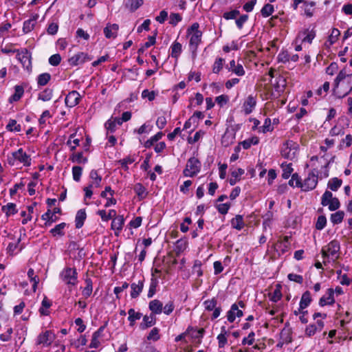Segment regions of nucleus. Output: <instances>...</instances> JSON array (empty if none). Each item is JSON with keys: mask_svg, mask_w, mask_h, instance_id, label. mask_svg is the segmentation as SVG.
Here are the masks:
<instances>
[{"mask_svg": "<svg viewBox=\"0 0 352 352\" xmlns=\"http://www.w3.org/2000/svg\"><path fill=\"white\" fill-rule=\"evenodd\" d=\"M340 249V243L336 240H333L324 246L321 250L323 263L326 265L327 262H335L339 257Z\"/></svg>", "mask_w": 352, "mask_h": 352, "instance_id": "obj_1", "label": "nucleus"}, {"mask_svg": "<svg viewBox=\"0 0 352 352\" xmlns=\"http://www.w3.org/2000/svg\"><path fill=\"white\" fill-rule=\"evenodd\" d=\"M7 161L11 166H14L16 161L23 164L24 166H30L32 163L30 155H28L22 148L12 152L11 156H8Z\"/></svg>", "mask_w": 352, "mask_h": 352, "instance_id": "obj_2", "label": "nucleus"}, {"mask_svg": "<svg viewBox=\"0 0 352 352\" xmlns=\"http://www.w3.org/2000/svg\"><path fill=\"white\" fill-rule=\"evenodd\" d=\"M60 278L68 286H75L78 283V273L73 267H67L60 273Z\"/></svg>", "mask_w": 352, "mask_h": 352, "instance_id": "obj_3", "label": "nucleus"}, {"mask_svg": "<svg viewBox=\"0 0 352 352\" xmlns=\"http://www.w3.org/2000/svg\"><path fill=\"white\" fill-rule=\"evenodd\" d=\"M201 167V162L197 158L192 157L188 159L183 174L185 177H192L200 172Z\"/></svg>", "mask_w": 352, "mask_h": 352, "instance_id": "obj_4", "label": "nucleus"}, {"mask_svg": "<svg viewBox=\"0 0 352 352\" xmlns=\"http://www.w3.org/2000/svg\"><path fill=\"white\" fill-rule=\"evenodd\" d=\"M16 58L20 61L24 69L28 72H32V54L28 49L23 48L21 50H17Z\"/></svg>", "mask_w": 352, "mask_h": 352, "instance_id": "obj_5", "label": "nucleus"}, {"mask_svg": "<svg viewBox=\"0 0 352 352\" xmlns=\"http://www.w3.org/2000/svg\"><path fill=\"white\" fill-rule=\"evenodd\" d=\"M318 182V172L316 169L311 170L307 177L302 182V190L305 192L310 191L316 188Z\"/></svg>", "mask_w": 352, "mask_h": 352, "instance_id": "obj_6", "label": "nucleus"}, {"mask_svg": "<svg viewBox=\"0 0 352 352\" xmlns=\"http://www.w3.org/2000/svg\"><path fill=\"white\" fill-rule=\"evenodd\" d=\"M55 335L51 331H45L40 333L36 338V344L43 345V346H49L55 340Z\"/></svg>", "mask_w": 352, "mask_h": 352, "instance_id": "obj_7", "label": "nucleus"}, {"mask_svg": "<svg viewBox=\"0 0 352 352\" xmlns=\"http://www.w3.org/2000/svg\"><path fill=\"white\" fill-rule=\"evenodd\" d=\"M296 144L292 140H287L283 143L281 148L280 153L281 155L285 159H293L295 155V152H292V150H296Z\"/></svg>", "mask_w": 352, "mask_h": 352, "instance_id": "obj_8", "label": "nucleus"}, {"mask_svg": "<svg viewBox=\"0 0 352 352\" xmlns=\"http://www.w3.org/2000/svg\"><path fill=\"white\" fill-rule=\"evenodd\" d=\"M27 84L25 82H23L21 85H16L14 87V92L12 94L8 99V102L10 104H13L14 102H19L25 93V88L26 87Z\"/></svg>", "mask_w": 352, "mask_h": 352, "instance_id": "obj_9", "label": "nucleus"}, {"mask_svg": "<svg viewBox=\"0 0 352 352\" xmlns=\"http://www.w3.org/2000/svg\"><path fill=\"white\" fill-rule=\"evenodd\" d=\"M91 60H92V56H89L88 54L79 52L72 56L68 61L71 66H77Z\"/></svg>", "mask_w": 352, "mask_h": 352, "instance_id": "obj_10", "label": "nucleus"}, {"mask_svg": "<svg viewBox=\"0 0 352 352\" xmlns=\"http://www.w3.org/2000/svg\"><path fill=\"white\" fill-rule=\"evenodd\" d=\"M202 32L191 34L189 41V49L192 55H196L199 45L201 43Z\"/></svg>", "mask_w": 352, "mask_h": 352, "instance_id": "obj_11", "label": "nucleus"}, {"mask_svg": "<svg viewBox=\"0 0 352 352\" xmlns=\"http://www.w3.org/2000/svg\"><path fill=\"white\" fill-rule=\"evenodd\" d=\"M80 95L77 91H72L66 96L65 99V104L67 107L72 108L79 104Z\"/></svg>", "mask_w": 352, "mask_h": 352, "instance_id": "obj_12", "label": "nucleus"}, {"mask_svg": "<svg viewBox=\"0 0 352 352\" xmlns=\"http://www.w3.org/2000/svg\"><path fill=\"white\" fill-rule=\"evenodd\" d=\"M226 67L229 72H231L238 76H243L245 74V71L242 64L239 63H236L234 60H230L229 65H227Z\"/></svg>", "mask_w": 352, "mask_h": 352, "instance_id": "obj_13", "label": "nucleus"}, {"mask_svg": "<svg viewBox=\"0 0 352 352\" xmlns=\"http://www.w3.org/2000/svg\"><path fill=\"white\" fill-rule=\"evenodd\" d=\"M256 105V100L254 96L250 95L243 104V111L245 115L250 114Z\"/></svg>", "mask_w": 352, "mask_h": 352, "instance_id": "obj_14", "label": "nucleus"}, {"mask_svg": "<svg viewBox=\"0 0 352 352\" xmlns=\"http://www.w3.org/2000/svg\"><path fill=\"white\" fill-rule=\"evenodd\" d=\"M334 291L332 288H329L327 289L326 294L320 298L319 305L321 307H324L325 305H331L335 302L334 299Z\"/></svg>", "mask_w": 352, "mask_h": 352, "instance_id": "obj_15", "label": "nucleus"}, {"mask_svg": "<svg viewBox=\"0 0 352 352\" xmlns=\"http://www.w3.org/2000/svg\"><path fill=\"white\" fill-rule=\"evenodd\" d=\"M243 315V311L239 309L236 303H234L232 305L230 309L227 312V319L230 322H233L236 317L241 318Z\"/></svg>", "mask_w": 352, "mask_h": 352, "instance_id": "obj_16", "label": "nucleus"}, {"mask_svg": "<svg viewBox=\"0 0 352 352\" xmlns=\"http://www.w3.org/2000/svg\"><path fill=\"white\" fill-rule=\"evenodd\" d=\"M157 321L156 317L154 314L145 315L143 317L142 322L140 324V329L145 330L155 324Z\"/></svg>", "mask_w": 352, "mask_h": 352, "instance_id": "obj_17", "label": "nucleus"}, {"mask_svg": "<svg viewBox=\"0 0 352 352\" xmlns=\"http://www.w3.org/2000/svg\"><path fill=\"white\" fill-rule=\"evenodd\" d=\"M38 18V14H34L32 16L25 21L23 24V32L24 34H28L34 30L36 21Z\"/></svg>", "mask_w": 352, "mask_h": 352, "instance_id": "obj_18", "label": "nucleus"}, {"mask_svg": "<svg viewBox=\"0 0 352 352\" xmlns=\"http://www.w3.org/2000/svg\"><path fill=\"white\" fill-rule=\"evenodd\" d=\"M119 30V25L116 23H107L103 32L107 38H116Z\"/></svg>", "mask_w": 352, "mask_h": 352, "instance_id": "obj_19", "label": "nucleus"}, {"mask_svg": "<svg viewBox=\"0 0 352 352\" xmlns=\"http://www.w3.org/2000/svg\"><path fill=\"white\" fill-rule=\"evenodd\" d=\"M148 309L151 311V314H154L155 316L156 315L162 314L163 304L160 300L155 299L149 302Z\"/></svg>", "mask_w": 352, "mask_h": 352, "instance_id": "obj_20", "label": "nucleus"}, {"mask_svg": "<svg viewBox=\"0 0 352 352\" xmlns=\"http://www.w3.org/2000/svg\"><path fill=\"white\" fill-rule=\"evenodd\" d=\"M144 280L143 278L142 280H138V283H133L131 285V297L132 298H136L137 297L139 296L140 293L142 292V289L144 288Z\"/></svg>", "mask_w": 352, "mask_h": 352, "instance_id": "obj_21", "label": "nucleus"}, {"mask_svg": "<svg viewBox=\"0 0 352 352\" xmlns=\"http://www.w3.org/2000/svg\"><path fill=\"white\" fill-rule=\"evenodd\" d=\"M170 56L175 58L176 60H178L179 56L182 52V45L180 43L175 41L170 47Z\"/></svg>", "mask_w": 352, "mask_h": 352, "instance_id": "obj_22", "label": "nucleus"}, {"mask_svg": "<svg viewBox=\"0 0 352 352\" xmlns=\"http://www.w3.org/2000/svg\"><path fill=\"white\" fill-rule=\"evenodd\" d=\"M89 178L91 182L89 184H94V186L99 188L101 186L102 176L98 173V170L93 169L89 173Z\"/></svg>", "mask_w": 352, "mask_h": 352, "instance_id": "obj_23", "label": "nucleus"}, {"mask_svg": "<svg viewBox=\"0 0 352 352\" xmlns=\"http://www.w3.org/2000/svg\"><path fill=\"white\" fill-rule=\"evenodd\" d=\"M312 299L311 297V294L309 291H306L302 295L300 301V310H303L306 309L311 303Z\"/></svg>", "mask_w": 352, "mask_h": 352, "instance_id": "obj_24", "label": "nucleus"}, {"mask_svg": "<svg viewBox=\"0 0 352 352\" xmlns=\"http://www.w3.org/2000/svg\"><path fill=\"white\" fill-rule=\"evenodd\" d=\"M228 332L225 327L221 328V333L217 336L218 346L221 349L223 348L228 342Z\"/></svg>", "mask_w": 352, "mask_h": 352, "instance_id": "obj_25", "label": "nucleus"}, {"mask_svg": "<svg viewBox=\"0 0 352 352\" xmlns=\"http://www.w3.org/2000/svg\"><path fill=\"white\" fill-rule=\"evenodd\" d=\"M188 240L186 239H180L177 240L175 245V252L179 255L184 252L188 247Z\"/></svg>", "mask_w": 352, "mask_h": 352, "instance_id": "obj_26", "label": "nucleus"}, {"mask_svg": "<svg viewBox=\"0 0 352 352\" xmlns=\"http://www.w3.org/2000/svg\"><path fill=\"white\" fill-rule=\"evenodd\" d=\"M235 133L226 131L221 138V144L223 146L227 147L234 142Z\"/></svg>", "mask_w": 352, "mask_h": 352, "instance_id": "obj_27", "label": "nucleus"}, {"mask_svg": "<svg viewBox=\"0 0 352 352\" xmlns=\"http://www.w3.org/2000/svg\"><path fill=\"white\" fill-rule=\"evenodd\" d=\"M128 314V320L129 321L131 327L134 326L135 321L140 320L142 317V313L135 311L133 308L129 309Z\"/></svg>", "mask_w": 352, "mask_h": 352, "instance_id": "obj_28", "label": "nucleus"}, {"mask_svg": "<svg viewBox=\"0 0 352 352\" xmlns=\"http://www.w3.org/2000/svg\"><path fill=\"white\" fill-rule=\"evenodd\" d=\"M1 210L6 214L7 218L18 212L16 206L14 203H8L7 205L3 206Z\"/></svg>", "mask_w": 352, "mask_h": 352, "instance_id": "obj_29", "label": "nucleus"}, {"mask_svg": "<svg viewBox=\"0 0 352 352\" xmlns=\"http://www.w3.org/2000/svg\"><path fill=\"white\" fill-rule=\"evenodd\" d=\"M244 173V170L241 168H239L236 170L232 171L231 173L232 177L229 179V184L231 186L235 185L236 182L241 179L240 177L243 175Z\"/></svg>", "mask_w": 352, "mask_h": 352, "instance_id": "obj_30", "label": "nucleus"}, {"mask_svg": "<svg viewBox=\"0 0 352 352\" xmlns=\"http://www.w3.org/2000/svg\"><path fill=\"white\" fill-rule=\"evenodd\" d=\"M281 168L283 169L282 177L283 179H287L290 176L292 177L294 170L292 163L287 164V162H283L281 164Z\"/></svg>", "mask_w": 352, "mask_h": 352, "instance_id": "obj_31", "label": "nucleus"}, {"mask_svg": "<svg viewBox=\"0 0 352 352\" xmlns=\"http://www.w3.org/2000/svg\"><path fill=\"white\" fill-rule=\"evenodd\" d=\"M163 135H164L163 132H162V131L157 132L155 135L151 137L148 140H147L144 142V146L146 148H151L154 144V143L159 141L162 138Z\"/></svg>", "mask_w": 352, "mask_h": 352, "instance_id": "obj_32", "label": "nucleus"}, {"mask_svg": "<svg viewBox=\"0 0 352 352\" xmlns=\"http://www.w3.org/2000/svg\"><path fill=\"white\" fill-rule=\"evenodd\" d=\"M276 82L274 84V87L276 91L283 92L286 85V80L285 78L280 75L276 78Z\"/></svg>", "mask_w": 352, "mask_h": 352, "instance_id": "obj_33", "label": "nucleus"}, {"mask_svg": "<svg viewBox=\"0 0 352 352\" xmlns=\"http://www.w3.org/2000/svg\"><path fill=\"white\" fill-rule=\"evenodd\" d=\"M157 285L158 280L156 277L154 276V274H152V277L151 278V283L149 285V289L147 294L148 298H152L155 294L156 288Z\"/></svg>", "mask_w": 352, "mask_h": 352, "instance_id": "obj_34", "label": "nucleus"}, {"mask_svg": "<svg viewBox=\"0 0 352 352\" xmlns=\"http://www.w3.org/2000/svg\"><path fill=\"white\" fill-rule=\"evenodd\" d=\"M259 143V138L257 136H253L250 138L246 139L241 142L240 144L242 145L243 148L245 150L249 149L252 145H256Z\"/></svg>", "mask_w": 352, "mask_h": 352, "instance_id": "obj_35", "label": "nucleus"}, {"mask_svg": "<svg viewBox=\"0 0 352 352\" xmlns=\"http://www.w3.org/2000/svg\"><path fill=\"white\" fill-rule=\"evenodd\" d=\"M342 180L338 177H333L329 179L327 186L332 191H337L342 186Z\"/></svg>", "mask_w": 352, "mask_h": 352, "instance_id": "obj_36", "label": "nucleus"}, {"mask_svg": "<svg viewBox=\"0 0 352 352\" xmlns=\"http://www.w3.org/2000/svg\"><path fill=\"white\" fill-rule=\"evenodd\" d=\"M66 227V223L62 222L56 225L54 228L51 229L50 232L54 236H61L65 234L64 229Z\"/></svg>", "mask_w": 352, "mask_h": 352, "instance_id": "obj_37", "label": "nucleus"}, {"mask_svg": "<svg viewBox=\"0 0 352 352\" xmlns=\"http://www.w3.org/2000/svg\"><path fill=\"white\" fill-rule=\"evenodd\" d=\"M53 96V91L51 89L46 88L43 91L38 94V99L46 102L52 99Z\"/></svg>", "mask_w": 352, "mask_h": 352, "instance_id": "obj_38", "label": "nucleus"}, {"mask_svg": "<svg viewBox=\"0 0 352 352\" xmlns=\"http://www.w3.org/2000/svg\"><path fill=\"white\" fill-rule=\"evenodd\" d=\"M225 60L223 58L218 57L215 59L212 65V72L214 74H219L223 67Z\"/></svg>", "mask_w": 352, "mask_h": 352, "instance_id": "obj_39", "label": "nucleus"}, {"mask_svg": "<svg viewBox=\"0 0 352 352\" xmlns=\"http://www.w3.org/2000/svg\"><path fill=\"white\" fill-rule=\"evenodd\" d=\"M86 287L82 289V296L85 298H88L91 295L93 291V283L91 278H87L85 280Z\"/></svg>", "mask_w": 352, "mask_h": 352, "instance_id": "obj_40", "label": "nucleus"}, {"mask_svg": "<svg viewBox=\"0 0 352 352\" xmlns=\"http://www.w3.org/2000/svg\"><path fill=\"white\" fill-rule=\"evenodd\" d=\"M289 236H285L283 241H280L278 244V248L280 250L282 254L285 253L289 248Z\"/></svg>", "mask_w": 352, "mask_h": 352, "instance_id": "obj_41", "label": "nucleus"}, {"mask_svg": "<svg viewBox=\"0 0 352 352\" xmlns=\"http://www.w3.org/2000/svg\"><path fill=\"white\" fill-rule=\"evenodd\" d=\"M135 162V158L129 155L123 159L118 161V163L121 165V167L125 170L128 171L129 166L128 164H131Z\"/></svg>", "mask_w": 352, "mask_h": 352, "instance_id": "obj_42", "label": "nucleus"}, {"mask_svg": "<svg viewBox=\"0 0 352 352\" xmlns=\"http://www.w3.org/2000/svg\"><path fill=\"white\" fill-rule=\"evenodd\" d=\"M51 79V75L49 73H43L37 77V84L38 86L46 85Z\"/></svg>", "mask_w": 352, "mask_h": 352, "instance_id": "obj_43", "label": "nucleus"}, {"mask_svg": "<svg viewBox=\"0 0 352 352\" xmlns=\"http://www.w3.org/2000/svg\"><path fill=\"white\" fill-rule=\"evenodd\" d=\"M28 276L30 278V281L32 283V289L34 292H36L37 288V285L39 282V278L37 276L34 275V271L33 269L30 268L28 271Z\"/></svg>", "mask_w": 352, "mask_h": 352, "instance_id": "obj_44", "label": "nucleus"}, {"mask_svg": "<svg viewBox=\"0 0 352 352\" xmlns=\"http://www.w3.org/2000/svg\"><path fill=\"white\" fill-rule=\"evenodd\" d=\"M274 12V6L271 3H266L264 5V6L261 10V15L267 18L272 14V13Z\"/></svg>", "mask_w": 352, "mask_h": 352, "instance_id": "obj_45", "label": "nucleus"}, {"mask_svg": "<svg viewBox=\"0 0 352 352\" xmlns=\"http://www.w3.org/2000/svg\"><path fill=\"white\" fill-rule=\"evenodd\" d=\"M134 190L136 195L141 199L146 197L147 195L146 188L140 183H138L135 185Z\"/></svg>", "mask_w": 352, "mask_h": 352, "instance_id": "obj_46", "label": "nucleus"}, {"mask_svg": "<svg viewBox=\"0 0 352 352\" xmlns=\"http://www.w3.org/2000/svg\"><path fill=\"white\" fill-rule=\"evenodd\" d=\"M340 35V32L338 28H332L331 32L328 37V41L329 42L330 45L334 44L338 41Z\"/></svg>", "mask_w": 352, "mask_h": 352, "instance_id": "obj_47", "label": "nucleus"}, {"mask_svg": "<svg viewBox=\"0 0 352 352\" xmlns=\"http://www.w3.org/2000/svg\"><path fill=\"white\" fill-rule=\"evenodd\" d=\"M217 300L216 298H212L204 302L205 309L209 311H212L217 307Z\"/></svg>", "mask_w": 352, "mask_h": 352, "instance_id": "obj_48", "label": "nucleus"}, {"mask_svg": "<svg viewBox=\"0 0 352 352\" xmlns=\"http://www.w3.org/2000/svg\"><path fill=\"white\" fill-rule=\"evenodd\" d=\"M82 173V168L80 166H74L72 167V176L73 179L76 182L80 180Z\"/></svg>", "mask_w": 352, "mask_h": 352, "instance_id": "obj_49", "label": "nucleus"}, {"mask_svg": "<svg viewBox=\"0 0 352 352\" xmlns=\"http://www.w3.org/2000/svg\"><path fill=\"white\" fill-rule=\"evenodd\" d=\"M104 128L106 129L107 133H113L116 131V124L115 121L113 120V117H111L104 123Z\"/></svg>", "mask_w": 352, "mask_h": 352, "instance_id": "obj_50", "label": "nucleus"}, {"mask_svg": "<svg viewBox=\"0 0 352 352\" xmlns=\"http://www.w3.org/2000/svg\"><path fill=\"white\" fill-rule=\"evenodd\" d=\"M143 4V0H129L127 6L131 12H135Z\"/></svg>", "mask_w": 352, "mask_h": 352, "instance_id": "obj_51", "label": "nucleus"}, {"mask_svg": "<svg viewBox=\"0 0 352 352\" xmlns=\"http://www.w3.org/2000/svg\"><path fill=\"white\" fill-rule=\"evenodd\" d=\"M124 221H111V229L114 230V233L116 236L120 234L124 226Z\"/></svg>", "mask_w": 352, "mask_h": 352, "instance_id": "obj_52", "label": "nucleus"}, {"mask_svg": "<svg viewBox=\"0 0 352 352\" xmlns=\"http://www.w3.org/2000/svg\"><path fill=\"white\" fill-rule=\"evenodd\" d=\"M160 330L157 327H154L151 329L147 336L148 340L157 341L160 339Z\"/></svg>", "mask_w": 352, "mask_h": 352, "instance_id": "obj_53", "label": "nucleus"}, {"mask_svg": "<svg viewBox=\"0 0 352 352\" xmlns=\"http://www.w3.org/2000/svg\"><path fill=\"white\" fill-rule=\"evenodd\" d=\"M157 93L154 91H149L148 89H144L142 92V98H148L151 102L155 100Z\"/></svg>", "mask_w": 352, "mask_h": 352, "instance_id": "obj_54", "label": "nucleus"}, {"mask_svg": "<svg viewBox=\"0 0 352 352\" xmlns=\"http://www.w3.org/2000/svg\"><path fill=\"white\" fill-rule=\"evenodd\" d=\"M182 17L179 13H170L169 23L173 26H175L182 21Z\"/></svg>", "mask_w": 352, "mask_h": 352, "instance_id": "obj_55", "label": "nucleus"}, {"mask_svg": "<svg viewBox=\"0 0 352 352\" xmlns=\"http://www.w3.org/2000/svg\"><path fill=\"white\" fill-rule=\"evenodd\" d=\"M215 102L220 107H222L229 102V96L225 94L220 95L216 97Z\"/></svg>", "mask_w": 352, "mask_h": 352, "instance_id": "obj_56", "label": "nucleus"}, {"mask_svg": "<svg viewBox=\"0 0 352 352\" xmlns=\"http://www.w3.org/2000/svg\"><path fill=\"white\" fill-rule=\"evenodd\" d=\"M304 34H306V36L302 39L303 41L307 42L309 43H311L313 39L316 36V32L315 30H312L309 31V30H305L304 32Z\"/></svg>", "mask_w": 352, "mask_h": 352, "instance_id": "obj_57", "label": "nucleus"}, {"mask_svg": "<svg viewBox=\"0 0 352 352\" xmlns=\"http://www.w3.org/2000/svg\"><path fill=\"white\" fill-rule=\"evenodd\" d=\"M254 336H255V333L254 331H251L248 337H245L242 339V341H241V344L242 345H252L253 343L254 342Z\"/></svg>", "mask_w": 352, "mask_h": 352, "instance_id": "obj_58", "label": "nucleus"}, {"mask_svg": "<svg viewBox=\"0 0 352 352\" xmlns=\"http://www.w3.org/2000/svg\"><path fill=\"white\" fill-rule=\"evenodd\" d=\"M333 198V194L330 191L326 190L322 196V205L324 206H327L328 203H329L330 200H331Z\"/></svg>", "mask_w": 352, "mask_h": 352, "instance_id": "obj_59", "label": "nucleus"}, {"mask_svg": "<svg viewBox=\"0 0 352 352\" xmlns=\"http://www.w3.org/2000/svg\"><path fill=\"white\" fill-rule=\"evenodd\" d=\"M192 271L197 274V276H201L203 275V271L201 270V262L199 260H196L194 262L192 267Z\"/></svg>", "mask_w": 352, "mask_h": 352, "instance_id": "obj_60", "label": "nucleus"}, {"mask_svg": "<svg viewBox=\"0 0 352 352\" xmlns=\"http://www.w3.org/2000/svg\"><path fill=\"white\" fill-rule=\"evenodd\" d=\"M278 61L283 63H289L290 55L287 51H283L278 55Z\"/></svg>", "mask_w": 352, "mask_h": 352, "instance_id": "obj_61", "label": "nucleus"}, {"mask_svg": "<svg viewBox=\"0 0 352 352\" xmlns=\"http://www.w3.org/2000/svg\"><path fill=\"white\" fill-rule=\"evenodd\" d=\"M327 206H329V209L330 211L336 210L340 208V201L337 197H333L331 200H330V202L328 203Z\"/></svg>", "mask_w": 352, "mask_h": 352, "instance_id": "obj_62", "label": "nucleus"}, {"mask_svg": "<svg viewBox=\"0 0 352 352\" xmlns=\"http://www.w3.org/2000/svg\"><path fill=\"white\" fill-rule=\"evenodd\" d=\"M12 333L13 330L12 327L7 328L6 331L0 335V340L3 342H8L10 340Z\"/></svg>", "mask_w": 352, "mask_h": 352, "instance_id": "obj_63", "label": "nucleus"}, {"mask_svg": "<svg viewBox=\"0 0 352 352\" xmlns=\"http://www.w3.org/2000/svg\"><path fill=\"white\" fill-rule=\"evenodd\" d=\"M61 61V56L59 54L52 55L49 58V63L52 66H57Z\"/></svg>", "mask_w": 352, "mask_h": 352, "instance_id": "obj_64", "label": "nucleus"}]
</instances>
